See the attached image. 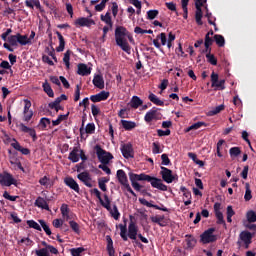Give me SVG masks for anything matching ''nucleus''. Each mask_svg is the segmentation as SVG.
Returning <instances> with one entry per match:
<instances>
[{"label":"nucleus","mask_w":256,"mask_h":256,"mask_svg":"<svg viewBox=\"0 0 256 256\" xmlns=\"http://www.w3.org/2000/svg\"><path fill=\"white\" fill-rule=\"evenodd\" d=\"M8 43L12 47H17L18 45H29L31 44V41H29V37L27 35H21L20 33H17L16 35L8 36Z\"/></svg>","instance_id":"nucleus-4"},{"label":"nucleus","mask_w":256,"mask_h":256,"mask_svg":"<svg viewBox=\"0 0 256 256\" xmlns=\"http://www.w3.org/2000/svg\"><path fill=\"white\" fill-rule=\"evenodd\" d=\"M95 132V124L94 123H89L86 125V133L91 135L92 133Z\"/></svg>","instance_id":"nucleus-64"},{"label":"nucleus","mask_w":256,"mask_h":256,"mask_svg":"<svg viewBox=\"0 0 256 256\" xmlns=\"http://www.w3.org/2000/svg\"><path fill=\"white\" fill-rule=\"evenodd\" d=\"M77 74L82 77H87V75H91V68L87 67L86 64H78Z\"/></svg>","instance_id":"nucleus-23"},{"label":"nucleus","mask_w":256,"mask_h":256,"mask_svg":"<svg viewBox=\"0 0 256 256\" xmlns=\"http://www.w3.org/2000/svg\"><path fill=\"white\" fill-rule=\"evenodd\" d=\"M107 99H109V92L106 91H102L96 95H92L90 97V100L92 101V103H99L101 101H107Z\"/></svg>","instance_id":"nucleus-17"},{"label":"nucleus","mask_w":256,"mask_h":256,"mask_svg":"<svg viewBox=\"0 0 256 256\" xmlns=\"http://www.w3.org/2000/svg\"><path fill=\"white\" fill-rule=\"evenodd\" d=\"M214 213L217 218V223L218 224H226L225 219H224V214L221 212V203L220 202H215L214 203Z\"/></svg>","instance_id":"nucleus-14"},{"label":"nucleus","mask_w":256,"mask_h":256,"mask_svg":"<svg viewBox=\"0 0 256 256\" xmlns=\"http://www.w3.org/2000/svg\"><path fill=\"white\" fill-rule=\"evenodd\" d=\"M24 118L23 121H26V123H29L31 119H33V110L29 112H23Z\"/></svg>","instance_id":"nucleus-61"},{"label":"nucleus","mask_w":256,"mask_h":256,"mask_svg":"<svg viewBox=\"0 0 256 256\" xmlns=\"http://www.w3.org/2000/svg\"><path fill=\"white\" fill-rule=\"evenodd\" d=\"M29 111H33V110H31V101L29 99H24V110H23V113H27Z\"/></svg>","instance_id":"nucleus-60"},{"label":"nucleus","mask_w":256,"mask_h":256,"mask_svg":"<svg viewBox=\"0 0 256 256\" xmlns=\"http://www.w3.org/2000/svg\"><path fill=\"white\" fill-rule=\"evenodd\" d=\"M139 202L142 203V205H146L147 207H153L154 209H157L159 211H163L164 213H168L169 209L167 207H164L163 204L155 205L152 202H148V200H145V198H139Z\"/></svg>","instance_id":"nucleus-15"},{"label":"nucleus","mask_w":256,"mask_h":256,"mask_svg":"<svg viewBox=\"0 0 256 256\" xmlns=\"http://www.w3.org/2000/svg\"><path fill=\"white\" fill-rule=\"evenodd\" d=\"M128 37L129 34H127V29L125 27L118 26L115 29L116 45H118L122 51H125V53H129V42L127 41Z\"/></svg>","instance_id":"nucleus-3"},{"label":"nucleus","mask_w":256,"mask_h":256,"mask_svg":"<svg viewBox=\"0 0 256 256\" xmlns=\"http://www.w3.org/2000/svg\"><path fill=\"white\" fill-rule=\"evenodd\" d=\"M225 79H219V74L216 72H212L211 74V87L215 88L216 90H225Z\"/></svg>","instance_id":"nucleus-9"},{"label":"nucleus","mask_w":256,"mask_h":256,"mask_svg":"<svg viewBox=\"0 0 256 256\" xmlns=\"http://www.w3.org/2000/svg\"><path fill=\"white\" fill-rule=\"evenodd\" d=\"M93 85L94 87H97V89H105V80H103V76L96 75L93 79Z\"/></svg>","instance_id":"nucleus-26"},{"label":"nucleus","mask_w":256,"mask_h":256,"mask_svg":"<svg viewBox=\"0 0 256 256\" xmlns=\"http://www.w3.org/2000/svg\"><path fill=\"white\" fill-rule=\"evenodd\" d=\"M214 40L218 47H225V38L222 34H214Z\"/></svg>","instance_id":"nucleus-36"},{"label":"nucleus","mask_w":256,"mask_h":256,"mask_svg":"<svg viewBox=\"0 0 256 256\" xmlns=\"http://www.w3.org/2000/svg\"><path fill=\"white\" fill-rule=\"evenodd\" d=\"M129 237L132 240L135 247H143V243H149V240L139 232V227L136 223L133 222V216H130V225H129ZM138 238L141 240L139 241Z\"/></svg>","instance_id":"nucleus-2"},{"label":"nucleus","mask_w":256,"mask_h":256,"mask_svg":"<svg viewBox=\"0 0 256 256\" xmlns=\"http://www.w3.org/2000/svg\"><path fill=\"white\" fill-rule=\"evenodd\" d=\"M148 98L150 99L151 103H153L154 105H157V106L165 105L164 101H161V99H159V97H157L156 94H150Z\"/></svg>","instance_id":"nucleus-34"},{"label":"nucleus","mask_w":256,"mask_h":256,"mask_svg":"<svg viewBox=\"0 0 256 256\" xmlns=\"http://www.w3.org/2000/svg\"><path fill=\"white\" fill-rule=\"evenodd\" d=\"M206 58H207V61L208 63H210L211 65H214L216 66L217 63H218V59L216 58V56H214V54H206Z\"/></svg>","instance_id":"nucleus-45"},{"label":"nucleus","mask_w":256,"mask_h":256,"mask_svg":"<svg viewBox=\"0 0 256 256\" xmlns=\"http://www.w3.org/2000/svg\"><path fill=\"white\" fill-rule=\"evenodd\" d=\"M190 0H181V5H182V9H183V18L185 20H187L188 18V5H189Z\"/></svg>","instance_id":"nucleus-35"},{"label":"nucleus","mask_w":256,"mask_h":256,"mask_svg":"<svg viewBox=\"0 0 256 256\" xmlns=\"http://www.w3.org/2000/svg\"><path fill=\"white\" fill-rule=\"evenodd\" d=\"M180 191L183 193L184 198H186V199L192 198L191 191H189V189H187V187H185V185H181Z\"/></svg>","instance_id":"nucleus-48"},{"label":"nucleus","mask_w":256,"mask_h":256,"mask_svg":"<svg viewBox=\"0 0 256 256\" xmlns=\"http://www.w3.org/2000/svg\"><path fill=\"white\" fill-rule=\"evenodd\" d=\"M61 215L64 217H67L69 219V205L67 204H62L60 207Z\"/></svg>","instance_id":"nucleus-49"},{"label":"nucleus","mask_w":256,"mask_h":256,"mask_svg":"<svg viewBox=\"0 0 256 256\" xmlns=\"http://www.w3.org/2000/svg\"><path fill=\"white\" fill-rule=\"evenodd\" d=\"M100 203L102 207H104V209H107V211H109L113 219H119V210L117 209L116 205H114L113 208L111 207V200L109 199V196H107V194L104 195V200H101Z\"/></svg>","instance_id":"nucleus-6"},{"label":"nucleus","mask_w":256,"mask_h":256,"mask_svg":"<svg viewBox=\"0 0 256 256\" xmlns=\"http://www.w3.org/2000/svg\"><path fill=\"white\" fill-rule=\"evenodd\" d=\"M225 110V104H219L218 106H215L212 110H210V115H217V113L222 112Z\"/></svg>","instance_id":"nucleus-43"},{"label":"nucleus","mask_w":256,"mask_h":256,"mask_svg":"<svg viewBox=\"0 0 256 256\" xmlns=\"http://www.w3.org/2000/svg\"><path fill=\"white\" fill-rule=\"evenodd\" d=\"M34 205L36 207H39V209H44L45 211H51V209L49 208V204L47 203V200H45V198L39 196L36 200Z\"/></svg>","instance_id":"nucleus-22"},{"label":"nucleus","mask_w":256,"mask_h":256,"mask_svg":"<svg viewBox=\"0 0 256 256\" xmlns=\"http://www.w3.org/2000/svg\"><path fill=\"white\" fill-rule=\"evenodd\" d=\"M247 220L250 223L256 222V212L255 211H248L247 212Z\"/></svg>","instance_id":"nucleus-56"},{"label":"nucleus","mask_w":256,"mask_h":256,"mask_svg":"<svg viewBox=\"0 0 256 256\" xmlns=\"http://www.w3.org/2000/svg\"><path fill=\"white\" fill-rule=\"evenodd\" d=\"M116 177L122 186L123 191H129V181L127 180V174L123 170H118Z\"/></svg>","instance_id":"nucleus-11"},{"label":"nucleus","mask_w":256,"mask_h":256,"mask_svg":"<svg viewBox=\"0 0 256 256\" xmlns=\"http://www.w3.org/2000/svg\"><path fill=\"white\" fill-rule=\"evenodd\" d=\"M37 256H49V250L47 248H41L35 251Z\"/></svg>","instance_id":"nucleus-58"},{"label":"nucleus","mask_w":256,"mask_h":256,"mask_svg":"<svg viewBox=\"0 0 256 256\" xmlns=\"http://www.w3.org/2000/svg\"><path fill=\"white\" fill-rule=\"evenodd\" d=\"M202 126H207L206 122H194V124H191V126H189L186 131L199 130L202 128Z\"/></svg>","instance_id":"nucleus-37"},{"label":"nucleus","mask_w":256,"mask_h":256,"mask_svg":"<svg viewBox=\"0 0 256 256\" xmlns=\"http://www.w3.org/2000/svg\"><path fill=\"white\" fill-rule=\"evenodd\" d=\"M80 152L81 150L79 149V147H74L73 150L69 153V161H71L72 163H78Z\"/></svg>","instance_id":"nucleus-24"},{"label":"nucleus","mask_w":256,"mask_h":256,"mask_svg":"<svg viewBox=\"0 0 256 256\" xmlns=\"http://www.w3.org/2000/svg\"><path fill=\"white\" fill-rule=\"evenodd\" d=\"M42 229H44L46 235L51 236L52 232H51V228H49V225H47V223H45V220H38Z\"/></svg>","instance_id":"nucleus-44"},{"label":"nucleus","mask_w":256,"mask_h":256,"mask_svg":"<svg viewBox=\"0 0 256 256\" xmlns=\"http://www.w3.org/2000/svg\"><path fill=\"white\" fill-rule=\"evenodd\" d=\"M105 183H109V179L107 177H102L98 180V186L101 191H107V185Z\"/></svg>","instance_id":"nucleus-38"},{"label":"nucleus","mask_w":256,"mask_h":256,"mask_svg":"<svg viewBox=\"0 0 256 256\" xmlns=\"http://www.w3.org/2000/svg\"><path fill=\"white\" fill-rule=\"evenodd\" d=\"M163 149L160 148V142H153L152 144V153L157 155L158 153H162Z\"/></svg>","instance_id":"nucleus-50"},{"label":"nucleus","mask_w":256,"mask_h":256,"mask_svg":"<svg viewBox=\"0 0 256 256\" xmlns=\"http://www.w3.org/2000/svg\"><path fill=\"white\" fill-rule=\"evenodd\" d=\"M71 59V52L68 50L65 54H64V58H63V62L65 63L67 69H69V61Z\"/></svg>","instance_id":"nucleus-59"},{"label":"nucleus","mask_w":256,"mask_h":256,"mask_svg":"<svg viewBox=\"0 0 256 256\" xmlns=\"http://www.w3.org/2000/svg\"><path fill=\"white\" fill-rule=\"evenodd\" d=\"M241 155V148L238 146H234L233 148H230V157L231 159H236V157H239Z\"/></svg>","instance_id":"nucleus-39"},{"label":"nucleus","mask_w":256,"mask_h":256,"mask_svg":"<svg viewBox=\"0 0 256 256\" xmlns=\"http://www.w3.org/2000/svg\"><path fill=\"white\" fill-rule=\"evenodd\" d=\"M130 4L135 5L137 14H141L142 2L140 0H129Z\"/></svg>","instance_id":"nucleus-47"},{"label":"nucleus","mask_w":256,"mask_h":256,"mask_svg":"<svg viewBox=\"0 0 256 256\" xmlns=\"http://www.w3.org/2000/svg\"><path fill=\"white\" fill-rule=\"evenodd\" d=\"M253 234L249 230H242L240 233V240L244 242L245 249H249L252 243Z\"/></svg>","instance_id":"nucleus-13"},{"label":"nucleus","mask_w":256,"mask_h":256,"mask_svg":"<svg viewBox=\"0 0 256 256\" xmlns=\"http://www.w3.org/2000/svg\"><path fill=\"white\" fill-rule=\"evenodd\" d=\"M0 185L11 187V185H17V180L13 178L11 173L4 171L0 173Z\"/></svg>","instance_id":"nucleus-8"},{"label":"nucleus","mask_w":256,"mask_h":256,"mask_svg":"<svg viewBox=\"0 0 256 256\" xmlns=\"http://www.w3.org/2000/svg\"><path fill=\"white\" fill-rule=\"evenodd\" d=\"M186 243L188 249H193L197 243V240L191 234H186Z\"/></svg>","instance_id":"nucleus-32"},{"label":"nucleus","mask_w":256,"mask_h":256,"mask_svg":"<svg viewBox=\"0 0 256 256\" xmlns=\"http://www.w3.org/2000/svg\"><path fill=\"white\" fill-rule=\"evenodd\" d=\"M69 225H70L72 231H74V233H77V235H79V233H81V229H80L79 224L77 222L72 220V221L69 222Z\"/></svg>","instance_id":"nucleus-46"},{"label":"nucleus","mask_w":256,"mask_h":256,"mask_svg":"<svg viewBox=\"0 0 256 256\" xmlns=\"http://www.w3.org/2000/svg\"><path fill=\"white\" fill-rule=\"evenodd\" d=\"M203 4H200V2H195V8H196V12H195V20L196 23L198 25H203Z\"/></svg>","instance_id":"nucleus-16"},{"label":"nucleus","mask_w":256,"mask_h":256,"mask_svg":"<svg viewBox=\"0 0 256 256\" xmlns=\"http://www.w3.org/2000/svg\"><path fill=\"white\" fill-rule=\"evenodd\" d=\"M215 229L214 227L204 230V232L201 234V241L203 243H213L217 240L216 236L214 235Z\"/></svg>","instance_id":"nucleus-10"},{"label":"nucleus","mask_w":256,"mask_h":256,"mask_svg":"<svg viewBox=\"0 0 256 256\" xmlns=\"http://www.w3.org/2000/svg\"><path fill=\"white\" fill-rule=\"evenodd\" d=\"M64 183L65 185H67V187H69L76 193H79L80 191L79 184L77 183V181H75V179H73V177H66L64 179Z\"/></svg>","instance_id":"nucleus-19"},{"label":"nucleus","mask_w":256,"mask_h":256,"mask_svg":"<svg viewBox=\"0 0 256 256\" xmlns=\"http://www.w3.org/2000/svg\"><path fill=\"white\" fill-rule=\"evenodd\" d=\"M91 111H92L93 117H97L101 113V109H99V107H97V105L95 104H92Z\"/></svg>","instance_id":"nucleus-63"},{"label":"nucleus","mask_w":256,"mask_h":256,"mask_svg":"<svg viewBox=\"0 0 256 256\" xmlns=\"http://www.w3.org/2000/svg\"><path fill=\"white\" fill-rule=\"evenodd\" d=\"M157 113V109L152 108V110H150L146 113V115H144V121L146 123H151L152 121H154V119H157Z\"/></svg>","instance_id":"nucleus-25"},{"label":"nucleus","mask_w":256,"mask_h":256,"mask_svg":"<svg viewBox=\"0 0 256 256\" xmlns=\"http://www.w3.org/2000/svg\"><path fill=\"white\" fill-rule=\"evenodd\" d=\"M165 6L170 11H173V12L177 13V5L174 2H166Z\"/></svg>","instance_id":"nucleus-62"},{"label":"nucleus","mask_w":256,"mask_h":256,"mask_svg":"<svg viewBox=\"0 0 256 256\" xmlns=\"http://www.w3.org/2000/svg\"><path fill=\"white\" fill-rule=\"evenodd\" d=\"M25 5L26 7H29V9H34L36 7V9H39L40 12L43 13V7L41 6V2H39V0L33 2L26 0Z\"/></svg>","instance_id":"nucleus-27"},{"label":"nucleus","mask_w":256,"mask_h":256,"mask_svg":"<svg viewBox=\"0 0 256 256\" xmlns=\"http://www.w3.org/2000/svg\"><path fill=\"white\" fill-rule=\"evenodd\" d=\"M151 222L157 223L160 227L169 225V220L165 218L164 214L162 216H151Z\"/></svg>","instance_id":"nucleus-21"},{"label":"nucleus","mask_w":256,"mask_h":256,"mask_svg":"<svg viewBox=\"0 0 256 256\" xmlns=\"http://www.w3.org/2000/svg\"><path fill=\"white\" fill-rule=\"evenodd\" d=\"M75 25H78V27H91V25H95V21L93 19L80 17L76 19Z\"/></svg>","instance_id":"nucleus-18"},{"label":"nucleus","mask_w":256,"mask_h":256,"mask_svg":"<svg viewBox=\"0 0 256 256\" xmlns=\"http://www.w3.org/2000/svg\"><path fill=\"white\" fill-rule=\"evenodd\" d=\"M101 21H104V23L110 28L113 27V22L111 21V13L107 12L105 16L101 15Z\"/></svg>","instance_id":"nucleus-40"},{"label":"nucleus","mask_w":256,"mask_h":256,"mask_svg":"<svg viewBox=\"0 0 256 256\" xmlns=\"http://www.w3.org/2000/svg\"><path fill=\"white\" fill-rule=\"evenodd\" d=\"M45 93L48 95V97H55V93L53 92V89L51 88V85L47 80L42 85Z\"/></svg>","instance_id":"nucleus-33"},{"label":"nucleus","mask_w":256,"mask_h":256,"mask_svg":"<svg viewBox=\"0 0 256 256\" xmlns=\"http://www.w3.org/2000/svg\"><path fill=\"white\" fill-rule=\"evenodd\" d=\"M130 180L132 187L135 191H141L143 185L139 184V181L150 182L152 187L159 189L160 191H167V185L163 184L161 178H157L156 176L146 175V173H141L140 175H136L135 173H130Z\"/></svg>","instance_id":"nucleus-1"},{"label":"nucleus","mask_w":256,"mask_h":256,"mask_svg":"<svg viewBox=\"0 0 256 256\" xmlns=\"http://www.w3.org/2000/svg\"><path fill=\"white\" fill-rule=\"evenodd\" d=\"M77 179L81 181L86 187H93V178H91V174L89 172L84 171L77 175Z\"/></svg>","instance_id":"nucleus-12"},{"label":"nucleus","mask_w":256,"mask_h":256,"mask_svg":"<svg viewBox=\"0 0 256 256\" xmlns=\"http://www.w3.org/2000/svg\"><path fill=\"white\" fill-rule=\"evenodd\" d=\"M39 125L42 129H47V126L51 125V119L41 118Z\"/></svg>","instance_id":"nucleus-55"},{"label":"nucleus","mask_w":256,"mask_h":256,"mask_svg":"<svg viewBox=\"0 0 256 256\" xmlns=\"http://www.w3.org/2000/svg\"><path fill=\"white\" fill-rule=\"evenodd\" d=\"M143 105L142 99L138 95H133L131 101H130V106L132 108H139V106Z\"/></svg>","instance_id":"nucleus-31"},{"label":"nucleus","mask_w":256,"mask_h":256,"mask_svg":"<svg viewBox=\"0 0 256 256\" xmlns=\"http://www.w3.org/2000/svg\"><path fill=\"white\" fill-rule=\"evenodd\" d=\"M245 188H246V191H245V194H244V200L246 202H249L252 199V191H251V188H250V184L247 183L245 185Z\"/></svg>","instance_id":"nucleus-41"},{"label":"nucleus","mask_w":256,"mask_h":256,"mask_svg":"<svg viewBox=\"0 0 256 256\" xmlns=\"http://www.w3.org/2000/svg\"><path fill=\"white\" fill-rule=\"evenodd\" d=\"M160 175L167 184H172L175 180H179V176L173 175V171L172 169H169V167L161 166Z\"/></svg>","instance_id":"nucleus-7"},{"label":"nucleus","mask_w":256,"mask_h":256,"mask_svg":"<svg viewBox=\"0 0 256 256\" xmlns=\"http://www.w3.org/2000/svg\"><path fill=\"white\" fill-rule=\"evenodd\" d=\"M56 35L59 39V46L56 48V51L61 53L65 50V38H63V35L59 31L56 32Z\"/></svg>","instance_id":"nucleus-28"},{"label":"nucleus","mask_w":256,"mask_h":256,"mask_svg":"<svg viewBox=\"0 0 256 256\" xmlns=\"http://www.w3.org/2000/svg\"><path fill=\"white\" fill-rule=\"evenodd\" d=\"M118 117H121V119H127L129 117V110L127 108H123L119 111Z\"/></svg>","instance_id":"nucleus-57"},{"label":"nucleus","mask_w":256,"mask_h":256,"mask_svg":"<svg viewBox=\"0 0 256 256\" xmlns=\"http://www.w3.org/2000/svg\"><path fill=\"white\" fill-rule=\"evenodd\" d=\"M120 236L123 241H127V219H124V224H119Z\"/></svg>","instance_id":"nucleus-30"},{"label":"nucleus","mask_w":256,"mask_h":256,"mask_svg":"<svg viewBox=\"0 0 256 256\" xmlns=\"http://www.w3.org/2000/svg\"><path fill=\"white\" fill-rule=\"evenodd\" d=\"M159 14V11L157 9H150L147 11V20H155Z\"/></svg>","instance_id":"nucleus-42"},{"label":"nucleus","mask_w":256,"mask_h":256,"mask_svg":"<svg viewBox=\"0 0 256 256\" xmlns=\"http://www.w3.org/2000/svg\"><path fill=\"white\" fill-rule=\"evenodd\" d=\"M19 129L22 133H28L30 137H32L33 141H37V132L33 128L27 127L25 124L20 123Z\"/></svg>","instance_id":"nucleus-20"},{"label":"nucleus","mask_w":256,"mask_h":256,"mask_svg":"<svg viewBox=\"0 0 256 256\" xmlns=\"http://www.w3.org/2000/svg\"><path fill=\"white\" fill-rule=\"evenodd\" d=\"M161 159H162V167L169 166L171 164V160L168 157L167 153H163L161 155Z\"/></svg>","instance_id":"nucleus-53"},{"label":"nucleus","mask_w":256,"mask_h":256,"mask_svg":"<svg viewBox=\"0 0 256 256\" xmlns=\"http://www.w3.org/2000/svg\"><path fill=\"white\" fill-rule=\"evenodd\" d=\"M94 150L96 151L98 161H100V163H102L103 165H109V161L113 159V154L105 151L103 148H101V145H96L94 147Z\"/></svg>","instance_id":"nucleus-5"},{"label":"nucleus","mask_w":256,"mask_h":256,"mask_svg":"<svg viewBox=\"0 0 256 256\" xmlns=\"http://www.w3.org/2000/svg\"><path fill=\"white\" fill-rule=\"evenodd\" d=\"M121 151L125 159H129V144H122Z\"/></svg>","instance_id":"nucleus-54"},{"label":"nucleus","mask_w":256,"mask_h":256,"mask_svg":"<svg viewBox=\"0 0 256 256\" xmlns=\"http://www.w3.org/2000/svg\"><path fill=\"white\" fill-rule=\"evenodd\" d=\"M107 241V251L109 256H115V248H113V239H111V236H106Z\"/></svg>","instance_id":"nucleus-29"},{"label":"nucleus","mask_w":256,"mask_h":256,"mask_svg":"<svg viewBox=\"0 0 256 256\" xmlns=\"http://www.w3.org/2000/svg\"><path fill=\"white\" fill-rule=\"evenodd\" d=\"M83 251H85V248L83 247L70 249V253L72 256H81V253H83Z\"/></svg>","instance_id":"nucleus-51"},{"label":"nucleus","mask_w":256,"mask_h":256,"mask_svg":"<svg viewBox=\"0 0 256 256\" xmlns=\"http://www.w3.org/2000/svg\"><path fill=\"white\" fill-rule=\"evenodd\" d=\"M27 225L30 227V229H36V231H41V226L34 220H28Z\"/></svg>","instance_id":"nucleus-52"}]
</instances>
